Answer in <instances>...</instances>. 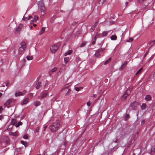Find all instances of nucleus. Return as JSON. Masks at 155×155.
Instances as JSON below:
<instances>
[{"label": "nucleus", "mask_w": 155, "mask_h": 155, "mask_svg": "<svg viewBox=\"0 0 155 155\" xmlns=\"http://www.w3.org/2000/svg\"><path fill=\"white\" fill-rule=\"evenodd\" d=\"M91 104V103L90 102H88L87 103V105L88 106H89Z\"/></svg>", "instance_id": "49"}, {"label": "nucleus", "mask_w": 155, "mask_h": 155, "mask_svg": "<svg viewBox=\"0 0 155 155\" xmlns=\"http://www.w3.org/2000/svg\"><path fill=\"white\" fill-rule=\"evenodd\" d=\"M0 62H1V63L2 64H3V60H2V59L1 60Z\"/></svg>", "instance_id": "54"}, {"label": "nucleus", "mask_w": 155, "mask_h": 155, "mask_svg": "<svg viewBox=\"0 0 155 155\" xmlns=\"http://www.w3.org/2000/svg\"><path fill=\"white\" fill-rule=\"evenodd\" d=\"M12 102V100L10 99L8 100L5 103V105L8 106Z\"/></svg>", "instance_id": "10"}, {"label": "nucleus", "mask_w": 155, "mask_h": 155, "mask_svg": "<svg viewBox=\"0 0 155 155\" xmlns=\"http://www.w3.org/2000/svg\"><path fill=\"white\" fill-rule=\"evenodd\" d=\"M96 27V25H94L90 29V31L91 32L93 31L94 29L95 28V27Z\"/></svg>", "instance_id": "22"}, {"label": "nucleus", "mask_w": 155, "mask_h": 155, "mask_svg": "<svg viewBox=\"0 0 155 155\" xmlns=\"http://www.w3.org/2000/svg\"><path fill=\"white\" fill-rule=\"evenodd\" d=\"M39 9L41 12V15H44L46 11V8L45 7L43 2V0H41L40 1L38 2L37 3Z\"/></svg>", "instance_id": "1"}, {"label": "nucleus", "mask_w": 155, "mask_h": 155, "mask_svg": "<svg viewBox=\"0 0 155 155\" xmlns=\"http://www.w3.org/2000/svg\"><path fill=\"white\" fill-rule=\"evenodd\" d=\"M39 129V128L38 127L35 129V132L36 133L38 132Z\"/></svg>", "instance_id": "38"}, {"label": "nucleus", "mask_w": 155, "mask_h": 155, "mask_svg": "<svg viewBox=\"0 0 155 155\" xmlns=\"http://www.w3.org/2000/svg\"><path fill=\"white\" fill-rule=\"evenodd\" d=\"M111 60V58H109L108 60L106 61L105 62L104 64L105 65H106V64H108L109 62H110Z\"/></svg>", "instance_id": "23"}, {"label": "nucleus", "mask_w": 155, "mask_h": 155, "mask_svg": "<svg viewBox=\"0 0 155 155\" xmlns=\"http://www.w3.org/2000/svg\"><path fill=\"white\" fill-rule=\"evenodd\" d=\"M57 70V68L56 67L53 68L51 71L52 72H53Z\"/></svg>", "instance_id": "32"}, {"label": "nucleus", "mask_w": 155, "mask_h": 155, "mask_svg": "<svg viewBox=\"0 0 155 155\" xmlns=\"http://www.w3.org/2000/svg\"><path fill=\"white\" fill-rule=\"evenodd\" d=\"M47 95V93H45L43 94H42L41 96V97L42 98L44 97H46Z\"/></svg>", "instance_id": "29"}, {"label": "nucleus", "mask_w": 155, "mask_h": 155, "mask_svg": "<svg viewBox=\"0 0 155 155\" xmlns=\"http://www.w3.org/2000/svg\"><path fill=\"white\" fill-rule=\"evenodd\" d=\"M67 55H68V51L66 52V53L64 54V55L65 56H67Z\"/></svg>", "instance_id": "53"}, {"label": "nucleus", "mask_w": 155, "mask_h": 155, "mask_svg": "<svg viewBox=\"0 0 155 155\" xmlns=\"http://www.w3.org/2000/svg\"><path fill=\"white\" fill-rule=\"evenodd\" d=\"M140 2H142L144 0H138Z\"/></svg>", "instance_id": "57"}, {"label": "nucleus", "mask_w": 155, "mask_h": 155, "mask_svg": "<svg viewBox=\"0 0 155 155\" xmlns=\"http://www.w3.org/2000/svg\"><path fill=\"white\" fill-rule=\"evenodd\" d=\"M58 49V47L57 45H54L51 46L50 48L51 51L54 53Z\"/></svg>", "instance_id": "5"}, {"label": "nucleus", "mask_w": 155, "mask_h": 155, "mask_svg": "<svg viewBox=\"0 0 155 155\" xmlns=\"http://www.w3.org/2000/svg\"><path fill=\"white\" fill-rule=\"evenodd\" d=\"M17 121L15 119H12V124L13 125H14L16 123H17Z\"/></svg>", "instance_id": "19"}, {"label": "nucleus", "mask_w": 155, "mask_h": 155, "mask_svg": "<svg viewBox=\"0 0 155 155\" xmlns=\"http://www.w3.org/2000/svg\"><path fill=\"white\" fill-rule=\"evenodd\" d=\"M129 40L131 41H132L133 40V39L132 38H129Z\"/></svg>", "instance_id": "51"}, {"label": "nucleus", "mask_w": 155, "mask_h": 155, "mask_svg": "<svg viewBox=\"0 0 155 155\" xmlns=\"http://www.w3.org/2000/svg\"><path fill=\"white\" fill-rule=\"evenodd\" d=\"M131 89L129 88L127 89L125 93L124 94L122 97V100H124L127 98V97L129 95L131 92Z\"/></svg>", "instance_id": "4"}, {"label": "nucleus", "mask_w": 155, "mask_h": 155, "mask_svg": "<svg viewBox=\"0 0 155 155\" xmlns=\"http://www.w3.org/2000/svg\"><path fill=\"white\" fill-rule=\"evenodd\" d=\"M33 26H34V27H36V26L37 25H36V24H34L33 25Z\"/></svg>", "instance_id": "63"}, {"label": "nucleus", "mask_w": 155, "mask_h": 155, "mask_svg": "<svg viewBox=\"0 0 155 155\" xmlns=\"http://www.w3.org/2000/svg\"><path fill=\"white\" fill-rule=\"evenodd\" d=\"M127 62L126 61H125L124 64L122 65V66L121 67L120 69H123V67H125L127 64Z\"/></svg>", "instance_id": "18"}, {"label": "nucleus", "mask_w": 155, "mask_h": 155, "mask_svg": "<svg viewBox=\"0 0 155 155\" xmlns=\"http://www.w3.org/2000/svg\"><path fill=\"white\" fill-rule=\"evenodd\" d=\"M83 87H76L75 88V90L77 91H79L80 89H83Z\"/></svg>", "instance_id": "25"}, {"label": "nucleus", "mask_w": 155, "mask_h": 155, "mask_svg": "<svg viewBox=\"0 0 155 155\" xmlns=\"http://www.w3.org/2000/svg\"><path fill=\"white\" fill-rule=\"evenodd\" d=\"M41 85V82H38V84L37 85L36 87V88L37 89H39Z\"/></svg>", "instance_id": "27"}, {"label": "nucleus", "mask_w": 155, "mask_h": 155, "mask_svg": "<svg viewBox=\"0 0 155 155\" xmlns=\"http://www.w3.org/2000/svg\"><path fill=\"white\" fill-rule=\"evenodd\" d=\"M95 41H92V44H95Z\"/></svg>", "instance_id": "60"}, {"label": "nucleus", "mask_w": 155, "mask_h": 155, "mask_svg": "<svg viewBox=\"0 0 155 155\" xmlns=\"http://www.w3.org/2000/svg\"><path fill=\"white\" fill-rule=\"evenodd\" d=\"M100 34L98 33H97L96 34V35H95V36L96 37H97V38H99L100 37Z\"/></svg>", "instance_id": "42"}, {"label": "nucleus", "mask_w": 155, "mask_h": 155, "mask_svg": "<svg viewBox=\"0 0 155 155\" xmlns=\"http://www.w3.org/2000/svg\"><path fill=\"white\" fill-rule=\"evenodd\" d=\"M23 137L24 139H27L28 138V136L26 135H24Z\"/></svg>", "instance_id": "41"}, {"label": "nucleus", "mask_w": 155, "mask_h": 155, "mask_svg": "<svg viewBox=\"0 0 155 155\" xmlns=\"http://www.w3.org/2000/svg\"><path fill=\"white\" fill-rule=\"evenodd\" d=\"M13 125L12 124H11V125H10L9 126H8V129L9 130H11V129H12V127H13Z\"/></svg>", "instance_id": "36"}, {"label": "nucleus", "mask_w": 155, "mask_h": 155, "mask_svg": "<svg viewBox=\"0 0 155 155\" xmlns=\"http://www.w3.org/2000/svg\"><path fill=\"white\" fill-rule=\"evenodd\" d=\"M67 141H65L64 143V146H66V145L67 144Z\"/></svg>", "instance_id": "47"}, {"label": "nucleus", "mask_w": 155, "mask_h": 155, "mask_svg": "<svg viewBox=\"0 0 155 155\" xmlns=\"http://www.w3.org/2000/svg\"><path fill=\"white\" fill-rule=\"evenodd\" d=\"M73 51L72 50H70L68 51V55H70L71 54V53Z\"/></svg>", "instance_id": "44"}, {"label": "nucleus", "mask_w": 155, "mask_h": 155, "mask_svg": "<svg viewBox=\"0 0 155 155\" xmlns=\"http://www.w3.org/2000/svg\"><path fill=\"white\" fill-rule=\"evenodd\" d=\"M60 124L59 121H56L54 123L53 125L50 127V130L53 132L56 131L60 126Z\"/></svg>", "instance_id": "2"}, {"label": "nucleus", "mask_w": 155, "mask_h": 155, "mask_svg": "<svg viewBox=\"0 0 155 155\" xmlns=\"http://www.w3.org/2000/svg\"><path fill=\"white\" fill-rule=\"evenodd\" d=\"M130 117V115L128 114H126L124 118L125 120H127Z\"/></svg>", "instance_id": "24"}, {"label": "nucleus", "mask_w": 155, "mask_h": 155, "mask_svg": "<svg viewBox=\"0 0 155 155\" xmlns=\"http://www.w3.org/2000/svg\"><path fill=\"white\" fill-rule=\"evenodd\" d=\"M18 124L19 125V126L21 125L22 124V123L21 121L19 122Z\"/></svg>", "instance_id": "46"}, {"label": "nucleus", "mask_w": 155, "mask_h": 155, "mask_svg": "<svg viewBox=\"0 0 155 155\" xmlns=\"http://www.w3.org/2000/svg\"><path fill=\"white\" fill-rule=\"evenodd\" d=\"M68 86H65V88H64V89L67 88H68Z\"/></svg>", "instance_id": "64"}, {"label": "nucleus", "mask_w": 155, "mask_h": 155, "mask_svg": "<svg viewBox=\"0 0 155 155\" xmlns=\"http://www.w3.org/2000/svg\"><path fill=\"white\" fill-rule=\"evenodd\" d=\"M36 22V21H35V20L33 19H32L30 23H31V24H33V23H34V22Z\"/></svg>", "instance_id": "43"}, {"label": "nucleus", "mask_w": 155, "mask_h": 155, "mask_svg": "<svg viewBox=\"0 0 155 155\" xmlns=\"http://www.w3.org/2000/svg\"><path fill=\"white\" fill-rule=\"evenodd\" d=\"M97 38V37L95 36V37L94 38V39L95 41L96 40Z\"/></svg>", "instance_id": "61"}, {"label": "nucleus", "mask_w": 155, "mask_h": 155, "mask_svg": "<svg viewBox=\"0 0 155 155\" xmlns=\"http://www.w3.org/2000/svg\"><path fill=\"white\" fill-rule=\"evenodd\" d=\"M64 61L65 64H67L68 62V58L66 57L64 58Z\"/></svg>", "instance_id": "34"}, {"label": "nucleus", "mask_w": 155, "mask_h": 155, "mask_svg": "<svg viewBox=\"0 0 155 155\" xmlns=\"http://www.w3.org/2000/svg\"><path fill=\"white\" fill-rule=\"evenodd\" d=\"M55 18V16L54 15L53 16L51 17L50 19V22H51V23H52L53 22Z\"/></svg>", "instance_id": "17"}, {"label": "nucleus", "mask_w": 155, "mask_h": 155, "mask_svg": "<svg viewBox=\"0 0 155 155\" xmlns=\"http://www.w3.org/2000/svg\"><path fill=\"white\" fill-rule=\"evenodd\" d=\"M137 104L138 103L137 102L134 101L131 104L130 106L132 107H133L134 106H136Z\"/></svg>", "instance_id": "15"}, {"label": "nucleus", "mask_w": 155, "mask_h": 155, "mask_svg": "<svg viewBox=\"0 0 155 155\" xmlns=\"http://www.w3.org/2000/svg\"><path fill=\"white\" fill-rule=\"evenodd\" d=\"M10 134L15 136H16L17 135V134L16 132H11L10 133Z\"/></svg>", "instance_id": "21"}, {"label": "nucleus", "mask_w": 155, "mask_h": 155, "mask_svg": "<svg viewBox=\"0 0 155 155\" xmlns=\"http://www.w3.org/2000/svg\"><path fill=\"white\" fill-rule=\"evenodd\" d=\"M145 121L144 120H143L141 122V124H144L145 123Z\"/></svg>", "instance_id": "45"}, {"label": "nucleus", "mask_w": 155, "mask_h": 155, "mask_svg": "<svg viewBox=\"0 0 155 155\" xmlns=\"http://www.w3.org/2000/svg\"><path fill=\"white\" fill-rule=\"evenodd\" d=\"M32 18V16H30L28 18H27V17H25L24 16L23 17V18H22V20H29V19H30V18Z\"/></svg>", "instance_id": "26"}, {"label": "nucleus", "mask_w": 155, "mask_h": 155, "mask_svg": "<svg viewBox=\"0 0 155 155\" xmlns=\"http://www.w3.org/2000/svg\"><path fill=\"white\" fill-rule=\"evenodd\" d=\"M19 126V125L18 124H17L15 125V127H17Z\"/></svg>", "instance_id": "55"}, {"label": "nucleus", "mask_w": 155, "mask_h": 155, "mask_svg": "<svg viewBox=\"0 0 155 155\" xmlns=\"http://www.w3.org/2000/svg\"><path fill=\"white\" fill-rule=\"evenodd\" d=\"M26 58L28 60H31L32 59L33 57L32 56H28L26 57Z\"/></svg>", "instance_id": "31"}, {"label": "nucleus", "mask_w": 155, "mask_h": 155, "mask_svg": "<svg viewBox=\"0 0 155 155\" xmlns=\"http://www.w3.org/2000/svg\"><path fill=\"white\" fill-rule=\"evenodd\" d=\"M38 17L37 16H34V17L33 18V19L35 20V21H36L38 20Z\"/></svg>", "instance_id": "35"}, {"label": "nucleus", "mask_w": 155, "mask_h": 155, "mask_svg": "<svg viewBox=\"0 0 155 155\" xmlns=\"http://www.w3.org/2000/svg\"><path fill=\"white\" fill-rule=\"evenodd\" d=\"M147 53H146L145 54H144V56H143V58H144L146 57V55H147Z\"/></svg>", "instance_id": "56"}, {"label": "nucleus", "mask_w": 155, "mask_h": 155, "mask_svg": "<svg viewBox=\"0 0 155 155\" xmlns=\"http://www.w3.org/2000/svg\"><path fill=\"white\" fill-rule=\"evenodd\" d=\"M86 44V42H83L82 43V44L81 45V47H83Z\"/></svg>", "instance_id": "39"}, {"label": "nucleus", "mask_w": 155, "mask_h": 155, "mask_svg": "<svg viewBox=\"0 0 155 155\" xmlns=\"http://www.w3.org/2000/svg\"><path fill=\"white\" fill-rule=\"evenodd\" d=\"M31 30L32 29V26H29Z\"/></svg>", "instance_id": "59"}, {"label": "nucleus", "mask_w": 155, "mask_h": 155, "mask_svg": "<svg viewBox=\"0 0 155 155\" xmlns=\"http://www.w3.org/2000/svg\"><path fill=\"white\" fill-rule=\"evenodd\" d=\"M23 26V25L20 24L18 26L16 29V31L17 32H20L21 30V28Z\"/></svg>", "instance_id": "7"}, {"label": "nucleus", "mask_w": 155, "mask_h": 155, "mask_svg": "<svg viewBox=\"0 0 155 155\" xmlns=\"http://www.w3.org/2000/svg\"><path fill=\"white\" fill-rule=\"evenodd\" d=\"M21 46L19 49L18 53L19 54H21L25 50L26 48V43L24 42H22L21 43Z\"/></svg>", "instance_id": "3"}, {"label": "nucleus", "mask_w": 155, "mask_h": 155, "mask_svg": "<svg viewBox=\"0 0 155 155\" xmlns=\"http://www.w3.org/2000/svg\"><path fill=\"white\" fill-rule=\"evenodd\" d=\"M3 110V108L2 107H0V113Z\"/></svg>", "instance_id": "48"}, {"label": "nucleus", "mask_w": 155, "mask_h": 155, "mask_svg": "<svg viewBox=\"0 0 155 155\" xmlns=\"http://www.w3.org/2000/svg\"><path fill=\"white\" fill-rule=\"evenodd\" d=\"M108 31H104L102 33V35L103 37L106 36L107 34Z\"/></svg>", "instance_id": "20"}, {"label": "nucleus", "mask_w": 155, "mask_h": 155, "mask_svg": "<svg viewBox=\"0 0 155 155\" xmlns=\"http://www.w3.org/2000/svg\"><path fill=\"white\" fill-rule=\"evenodd\" d=\"M155 43V40L153 41H152L150 42V44L153 45Z\"/></svg>", "instance_id": "40"}, {"label": "nucleus", "mask_w": 155, "mask_h": 155, "mask_svg": "<svg viewBox=\"0 0 155 155\" xmlns=\"http://www.w3.org/2000/svg\"><path fill=\"white\" fill-rule=\"evenodd\" d=\"M105 50V49L104 48H101V49H99L98 50H97L99 52H101L104 51Z\"/></svg>", "instance_id": "33"}, {"label": "nucleus", "mask_w": 155, "mask_h": 155, "mask_svg": "<svg viewBox=\"0 0 155 155\" xmlns=\"http://www.w3.org/2000/svg\"><path fill=\"white\" fill-rule=\"evenodd\" d=\"M142 68H141L137 72V73H136V74L137 75V74H140L141 72V71H142Z\"/></svg>", "instance_id": "30"}, {"label": "nucleus", "mask_w": 155, "mask_h": 155, "mask_svg": "<svg viewBox=\"0 0 155 155\" xmlns=\"http://www.w3.org/2000/svg\"><path fill=\"white\" fill-rule=\"evenodd\" d=\"M99 52L98 51L96 50L95 54V56L97 58H100V55L99 54Z\"/></svg>", "instance_id": "11"}, {"label": "nucleus", "mask_w": 155, "mask_h": 155, "mask_svg": "<svg viewBox=\"0 0 155 155\" xmlns=\"http://www.w3.org/2000/svg\"><path fill=\"white\" fill-rule=\"evenodd\" d=\"M146 104L145 103H143L142 104L141 107V108L142 110H144L146 107Z\"/></svg>", "instance_id": "16"}, {"label": "nucleus", "mask_w": 155, "mask_h": 155, "mask_svg": "<svg viewBox=\"0 0 155 155\" xmlns=\"http://www.w3.org/2000/svg\"><path fill=\"white\" fill-rule=\"evenodd\" d=\"M117 139H116L114 141V142L115 143H117Z\"/></svg>", "instance_id": "62"}, {"label": "nucleus", "mask_w": 155, "mask_h": 155, "mask_svg": "<svg viewBox=\"0 0 155 155\" xmlns=\"http://www.w3.org/2000/svg\"><path fill=\"white\" fill-rule=\"evenodd\" d=\"M2 139L4 140L3 142H5L7 144H8L9 143V138L7 136H3L2 137Z\"/></svg>", "instance_id": "6"}, {"label": "nucleus", "mask_w": 155, "mask_h": 155, "mask_svg": "<svg viewBox=\"0 0 155 155\" xmlns=\"http://www.w3.org/2000/svg\"><path fill=\"white\" fill-rule=\"evenodd\" d=\"M21 143L25 147H26L27 146V143L24 141H21Z\"/></svg>", "instance_id": "28"}, {"label": "nucleus", "mask_w": 155, "mask_h": 155, "mask_svg": "<svg viewBox=\"0 0 155 155\" xmlns=\"http://www.w3.org/2000/svg\"><path fill=\"white\" fill-rule=\"evenodd\" d=\"M98 20H96V21H95V25H96L98 23Z\"/></svg>", "instance_id": "50"}, {"label": "nucleus", "mask_w": 155, "mask_h": 155, "mask_svg": "<svg viewBox=\"0 0 155 155\" xmlns=\"http://www.w3.org/2000/svg\"><path fill=\"white\" fill-rule=\"evenodd\" d=\"M110 38L112 40H115L117 39V36L116 35H112Z\"/></svg>", "instance_id": "13"}, {"label": "nucleus", "mask_w": 155, "mask_h": 155, "mask_svg": "<svg viewBox=\"0 0 155 155\" xmlns=\"http://www.w3.org/2000/svg\"><path fill=\"white\" fill-rule=\"evenodd\" d=\"M145 99L147 101H149L151 99V97L150 95H147L145 96Z\"/></svg>", "instance_id": "8"}, {"label": "nucleus", "mask_w": 155, "mask_h": 155, "mask_svg": "<svg viewBox=\"0 0 155 155\" xmlns=\"http://www.w3.org/2000/svg\"><path fill=\"white\" fill-rule=\"evenodd\" d=\"M28 100L29 99L28 98H26L23 100L22 104H26L28 102Z\"/></svg>", "instance_id": "9"}, {"label": "nucleus", "mask_w": 155, "mask_h": 155, "mask_svg": "<svg viewBox=\"0 0 155 155\" xmlns=\"http://www.w3.org/2000/svg\"><path fill=\"white\" fill-rule=\"evenodd\" d=\"M76 24V22H74L72 24V25H75Z\"/></svg>", "instance_id": "52"}, {"label": "nucleus", "mask_w": 155, "mask_h": 155, "mask_svg": "<svg viewBox=\"0 0 155 155\" xmlns=\"http://www.w3.org/2000/svg\"><path fill=\"white\" fill-rule=\"evenodd\" d=\"M22 93L21 92H16L15 94V96L16 97H18V96H20L21 95H22Z\"/></svg>", "instance_id": "14"}, {"label": "nucleus", "mask_w": 155, "mask_h": 155, "mask_svg": "<svg viewBox=\"0 0 155 155\" xmlns=\"http://www.w3.org/2000/svg\"><path fill=\"white\" fill-rule=\"evenodd\" d=\"M45 27H43L41 29V33H42L44 32L45 30Z\"/></svg>", "instance_id": "37"}, {"label": "nucleus", "mask_w": 155, "mask_h": 155, "mask_svg": "<svg viewBox=\"0 0 155 155\" xmlns=\"http://www.w3.org/2000/svg\"><path fill=\"white\" fill-rule=\"evenodd\" d=\"M40 102L38 101H36L34 103V105L36 107H37L40 105Z\"/></svg>", "instance_id": "12"}, {"label": "nucleus", "mask_w": 155, "mask_h": 155, "mask_svg": "<svg viewBox=\"0 0 155 155\" xmlns=\"http://www.w3.org/2000/svg\"><path fill=\"white\" fill-rule=\"evenodd\" d=\"M114 23V22H113V21H112V22H110V24H111V25H112Z\"/></svg>", "instance_id": "58"}]
</instances>
